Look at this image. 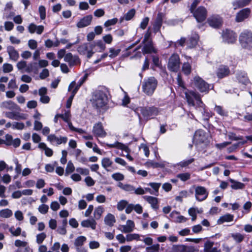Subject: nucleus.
<instances>
[{
    "mask_svg": "<svg viewBox=\"0 0 252 252\" xmlns=\"http://www.w3.org/2000/svg\"><path fill=\"white\" fill-rule=\"evenodd\" d=\"M64 60L67 62L70 66H73L79 63V58L76 56H73L70 53H68L65 55Z\"/></svg>",
    "mask_w": 252,
    "mask_h": 252,
    "instance_id": "5701e85b",
    "label": "nucleus"
},
{
    "mask_svg": "<svg viewBox=\"0 0 252 252\" xmlns=\"http://www.w3.org/2000/svg\"><path fill=\"white\" fill-rule=\"evenodd\" d=\"M231 236L233 239L237 243H241L245 239V235L240 233H232Z\"/></svg>",
    "mask_w": 252,
    "mask_h": 252,
    "instance_id": "58836bf2",
    "label": "nucleus"
},
{
    "mask_svg": "<svg viewBox=\"0 0 252 252\" xmlns=\"http://www.w3.org/2000/svg\"><path fill=\"white\" fill-rule=\"evenodd\" d=\"M185 95L189 105L194 107L197 111L201 112L204 121H208L212 117V112L206 108L198 93L189 91L185 93Z\"/></svg>",
    "mask_w": 252,
    "mask_h": 252,
    "instance_id": "f257e3e1",
    "label": "nucleus"
},
{
    "mask_svg": "<svg viewBox=\"0 0 252 252\" xmlns=\"http://www.w3.org/2000/svg\"><path fill=\"white\" fill-rule=\"evenodd\" d=\"M3 71L5 73H8L13 70V66L10 63H4L3 64Z\"/></svg>",
    "mask_w": 252,
    "mask_h": 252,
    "instance_id": "69168bd1",
    "label": "nucleus"
},
{
    "mask_svg": "<svg viewBox=\"0 0 252 252\" xmlns=\"http://www.w3.org/2000/svg\"><path fill=\"white\" fill-rule=\"evenodd\" d=\"M158 84V81L154 77L145 79L142 85L143 92L148 95L151 96L154 93Z\"/></svg>",
    "mask_w": 252,
    "mask_h": 252,
    "instance_id": "20e7f679",
    "label": "nucleus"
},
{
    "mask_svg": "<svg viewBox=\"0 0 252 252\" xmlns=\"http://www.w3.org/2000/svg\"><path fill=\"white\" fill-rule=\"evenodd\" d=\"M84 82V80L83 79H80L78 82V84L75 86L74 89L72 90V96H74V95L76 94L77 92L78 91V89L80 87V86L83 84V83Z\"/></svg>",
    "mask_w": 252,
    "mask_h": 252,
    "instance_id": "0e129e2a",
    "label": "nucleus"
},
{
    "mask_svg": "<svg viewBox=\"0 0 252 252\" xmlns=\"http://www.w3.org/2000/svg\"><path fill=\"white\" fill-rule=\"evenodd\" d=\"M191 66L189 63H185L182 65V71L186 75H189L191 72Z\"/></svg>",
    "mask_w": 252,
    "mask_h": 252,
    "instance_id": "37998d69",
    "label": "nucleus"
},
{
    "mask_svg": "<svg viewBox=\"0 0 252 252\" xmlns=\"http://www.w3.org/2000/svg\"><path fill=\"white\" fill-rule=\"evenodd\" d=\"M109 94L108 89L104 87L94 91L91 99L93 107L97 110L104 109L108 104Z\"/></svg>",
    "mask_w": 252,
    "mask_h": 252,
    "instance_id": "f03ea898",
    "label": "nucleus"
},
{
    "mask_svg": "<svg viewBox=\"0 0 252 252\" xmlns=\"http://www.w3.org/2000/svg\"><path fill=\"white\" fill-rule=\"evenodd\" d=\"M104 222L107 225L113 226L116 222L115 216L112 214H108L104 218Z\"/></svg>",
    "mask_w": 252,
    "mask_h": 252,
    "instance_id": "f704fd0d",
    "label": "nucleus"
},
{
    "mask_svg": "<svg viewBox=\"0 0 252 252\" xmlns=\"http://www.w3.org/2000/svg\"><path fill=\"white\" fill-rule=\"evenodd\" d=\"M199 40V36L196 32H193L191 35L189 37L187 41L188 47L192 48L196 46Z\"/></svg>",
    "mask_w": 252,
    "mask_h": 252,
    "instance_id": "aec40b11",
    "label": "nucleus"
},
{
    "mask_svg": "<svg viewBox=\"0 0 252 252\" xmlns=\"http://www.w3.org/2000/svg\"><path fill=\"white\" fill-rule=\"evenodd\" d=\"M194 86L201 93H208L210 85L199 76H195L193 78Z\"/></svg>",
    "mask_w": 252,
    "mask_h": 252,
    "instance_id": "1a4fd4ad",
    "label": "nucleus"
},
{
    "mask_svg": "<svg viewBox=\"0 0 252 252\" xmlns=\"http://www.w3.org/2000/svg\"><path fill=\"white\" fill-rule=\"evenodd\" d=\"M14 245L16 247L19 248L24 247L28 245V243L26 241H22L20 240H16L15 241Z\"/></svg>",
    "mask_w": 252,
    "mask_h": 252,
    "instance_id": "680f3d73",
    "label": "nucleus"
},
{
    "mask_svg": "<svg viewBox=\"0 0 252 252\" xmlns=\"http://www.w3.org/2000/svg\"><path fill=\"white\" fill-rule=\"evenodd\" d=\"M12 215V212L9 209L1 210V217L8 218Z\"/></svg>",
    "mask_w": 252,
    "mask_h": 252,
    "instance_id": "3c124183",
    "label": "nucleus"
},
{
    "mask_svg": "<svg viewBox=\"0 0 252 252\" xmlns=\"http://www.w3.org/2000/svg\"><path fill=\"white\" fill-rule=\"evenodd\" d=\"M144 43H145V45L142 49V53L143 54L156 52V50L154 49L153 46L152 40H149L148 42Z\"/></svg>",
    "mask_w": 252,
    "mask_h": 252,
    "instance_id": "c756f323",
    "label": "nucleus"
},
{
    "mask_svg": "<svg viewBox=\"0 0 252 252\" xmlns=\"http://www.w3.org/2000/svg\"><path fill=\"white\" fill-rule=\"evenodd\" d=\"M251 0H235L233 2L234 9L247 5Z\"/></svg>",
    "mask_w": 252,
    "mask_h": 252,
    "instance_id": "72a5a7b5",
    "label": "nucleus"
},
{
    "mask_svg": "<svg viewBox=\"0 0 252 252\" xmlns=\"http://www.w3.org/2000/svg\"><path fill=\"white\" fill-rule=\"evenodd\" d=\"M81 224L84 227H91L93 229H95L96 222L94 219H88L82 221Z\"/></svg>",
    "mask_w": 252,
    "mask_h": 252,
    "instance_id": "473e14b6",
    "label": "nucleus"
},
{
    "mask_svg": "<svg viewBox=\"0 0 252 252\" xmlns=\"http://www.w3.org/2000/svg\"><path fill=\"white\" fill-rule=\"evenodd\" d=\"M67 137L61 136L59 137L55 134H50L47 137V140L52 144L60 145L61 144H65L67 141Z\"/></svg>",
    "mask_w": 252,
    "mask_h": 252,
    "instance_id": "dca6fc26",
    "label": "nucleus"
},
{
    "mask_svg": "<svg viewBox=\"0 0 252 252\" xmlns=\"http://www.w3.org/2000/svg\"><path fill=\"white\" fill-rule=\"evenodd\" d=\"M237 78L239 83L247 85L249 83V80L247 74L244 72H240L237 74Z\"/></svg>",
    "mask_w": 252,
    "mask_h": 252,
    "instance_id": "c9c22d12",
    "label": "nucleus"
},
{
    "mask_svg": "<svg viewBox=\"0 0 252 252\" xmlns=\"http://www.w3.org/2000/svg\"><path fill=\"white\" fill-rule=\"evenodd\" d=\"M2 107L11 111V112H6L4 113L5 117L17 121L26 120L27 119V115L24 113H20V107L11 100L3 101L2 103Z\"/></svg>",
    "mask_w": 252,
    "mask_h": 252,
    "instance_id": "7ed1b4c3",
    "label": "nucleus"
},
{
    "mask_svg": "<svg viewBox=\"0 0 252 252\" xmlns=\"http://www.w3.org/2000/svg\"><path fill=\"white\" fill-rule=\"evenodd\" d=\"M113 162L109 158H103L101 160V165L107 171H112L114 169Z\"/></svg>",
    "mask_w": 252,
    "mask_h": 252,
    "instance_id": "393cba45",
    "label": "nucleus"
},
{
    "mask_svg": "<svg viewBox=\"0 0 252 252\" xmlns=\"http://www.w3.org/2000/svg\"><path fill=\"white\" fill-rule=\"evenodd\" d=\"M9 231L13 236H18L21 234L22 229L19 227H17L16 229H15L14 226H12L9 229Z\"/></svg>",
    "mask_w": 252,
    "mask_h": 252,
    "instance_id": "09e8293b",
    "label": "nucleus"
},
{
    "mask_svg": "<svg viewBox=\"0 0 252 252\" xmlns=\"http://www.w3.org/2000/svg\"><path fill=\"white\" fill-rule=\"evenodd\" d=\"M38 12L40 15L41 20H44L46 18V8L43 5L39 6L38 8Z\"/></svg>",
    "mask_w": 252,
    "mask_h": 252,
    "instance_id": "4d7b16f0",
    "label": "nucleus"
},
{
    "mask_svg": "<svg viewBox=\"0 0 252 252\" xmlns=\"http://www.w3.org/2000/svg\"><path fill=\"white\" fill-rule=\"evenodd\" d=\"M48 205L42 204L39 206L38 208V211L42 214H46L48 212Z\"/></svg>",
    "mask_w": 252,
    "mask_h": 252,
    "instance_id": "603ef678",
    "label": "nucleus"
},
{
    "mask_svg": "<svg viewBox=\"0 0 252 252\" xmlns=\"http://www.w3.org/2000/svg\"><path fill=\"white\" fill-rule=\"evenodd\" d=\"M251 10L249 8H244L240 10L236 15V21L241 22L247 18L250 14Z\"/></svg>",
    "mask_w": 252,
    "mask_h": 252,
    "instance_id": "412c9836",
    "label": "nucleus"
},
{
    "mask_svg": "<svg viewBox=\"0 0 252 252\" xmlns=\"http://www.w3.org/2000/svg\"><path fill=\"white\" fill-rule=\"evenodd\" d=\"M46 237L47 235L44 232H41L37 234L36 236V242L39 245L42 244Z\"/></svg>",
    "mask_w": 252,
    "mask_h": 252,
    "instance_id": "79ce46f5",
    "label": "nucleus"
},
{
    "mask_svg": "<svg viewBox=\"0 0 252 252\" xmlns=\"http://www.w3.org/2000/svg\"><path fill=\"white\" fill-rule=\"evenodd\" d=\"M207 189L202 186H197L195 188V199L198 201L205 200L208 196Z\"/></svg>",
    "mask_w": 252,
    "mask_h": 252,
    "instance_id": "9b49d317",
    "label": "nucleus"
},
{
    "mask_svg": "<svg viewBox=\"0 0 252 252\" xmlns=\"http://www.w3.org/2000/svg\"><path fill=\"white\" fill-rule=\"evenodd\" d=\"M74 169L75 168L72 162L71 161H69L65 169V174H68L73 172Z\"/></svg>",
    "mask_w": 252,
    "mask_h": 252,
    "instance_id": "864d4df0",
    "label": "nucleus"
},
{
    "mask_svg": "<svg viewBox=\"0 0 252 252\" xmlns=\"http://www.w3.org/2000/svg\"><path fill=\"white\" fill-rule=\"evenodd\" d=\"M93 19V16L91 15H87L77 23L76 26L78 28H83L90 25Z\"/></svg>",
    "mask_w": 252,
    "mask_h": 252,
    "instance_id": "b1692460",
    "label": "nucleus"
},
{
    "mask_svg": "<svg viewBox=\"0 0 252 252\" xmlns=\"http://www.w3.org/2000/svg\"><path fill=\"white\" fill-rule=\"evenodd\" d=\"M239 42L242 47L251 48L252 47V32L246 30L242 32L239 35Z\"/></svg>",
    "mask_w": 252,
    "mask_h": 252,
    "instance_id": "39448f33",
    "label": "nucleus"
},
{
    "mask_svg": "<svg viewBox=\"0 0 252 252\" xmlns=\"http://www.w3.org/2000/svg\"><path fill=\"white\" fill-rule=\"evenodd\" d=\"M118 21L117 18L107 20L104 24L105 27L108 28L109 26L115 25Z\"/></svg>",
    "mask_w": 252,
    "mask_h": 252,
    "instance_id": "6e6d98bb",
    "label": "nucleus"
},
{
    "mask_svg": "<svg viewBox=\"0 0 252 252\" xmlns=\"http://www.w3.org/2000/svg\"><path fill=\"white\" fill-rule=\"evenodd\" d=\"M214 243L209 240L206 241L204 244V252H219L217 248H213Z\"/></svg>",
    "mask_w": 252,
    "mask_h": 252,
    "instance_id": "2f4dec72",
    "label": "nucleus"
},
{
    "mask_svg": "<svg viewBox=\"0 0 252 252\" xmlns=\"http://www.w3.org/2000/svg\"><path fill=\"white\" fill-rule=\"evenodd\" d=\"M94 47V45L90 43H85L80 45L78 47L77 51L80 54L86 55L87 58L89 59L94 53L93 52Z\"/></svg>",
    "mask_w": 252,
    "mask_h": 252,
    "instance_id": "6e6552de",
    "label": "nucleus"
},
{
    "mask_svg": "<svg viewBox=\"0 0 252 252\" xmlns=\"http://www.w3.org/2000/svg\"><path fill=\"white\" fill-rule=\"evenodd\" d=\"M121 52V49H115L114 48H111L109 49V52L110 54L109 55V57L111 58H114L117 56L119 53Z\"/></svg>",
    "mask_w": 252,
    "mask_h": 252,
    "instance_id": "bf43d9fd",
    "label": "nucleus"
},
{
    "mask_svg": "<svg viewBox=\"0 0 252 252\" xmlns=\"http://www.w3.org/2000/svg\"><path fill=\"white\" fill-rule=\"evenodd\" d=\"M222 37L223 41L228 44H232L237 40V35L233 31L226 29L222 31Z\"/></svg>",
    "mask_w": 252,
    "mask_h": 252,
    "instance_id": "9d476101",
    "label": "nucleus"
},
{
    "mask_svg": "<svg viewBox=\"0 0 252 252\" xmlns=\"http://www.w3.org/2000/svg\"><path fill=\"white\" fill-rule=\"evenodd\" d=\"M86 240L84 236H80L75 239L74 245L77 252H87V249L83 247Z\"/></svg>",
    "mask_w": 252,
    "mask_h": 252,
    "instance_id": "ddd939ff",
    "label": "nucleus"
},
{
    "mask_svg": "<svg viewBox=\"0 0 252 252\" xmlns=\"http://www.w3.org/2000/svg\"><path fill=\"white\" fill-rule=\"evenodd\" d=\"M12 141V136L11 135L6 134L5 136V140H1V144H5L7 146H10Z\"/></svg>",
    "mask_w": 252,
    "mask_h": 252,
    "instance_id": "8fccbe9b",
    "label": "nucleus"
},
{
    "mask_svg": "<svg viewBox=\"0 0 252 252\" xmlns=\"http://www.w3.org/2000/svg\"><path fill=\"white\" fill-rule=\"evenodd\" d=\"M15 13L12 10H8L7 11H6L5 9H4L3 17H5L7 19H9L12 17H13Z\"/></svg>",
    "mask_w": 252,
    "mask_h": 252,
    "instance_id": "338daca9",
    "label": "nucleus"
},
{
    "mask_svg": "<svg viewBox=\"0 0 252 252\" xmlns=\"http://www.w3.org/2000/svg\"><path fill=\"white\" fill-rule=\"evenodd\" d=\"M7 51L11 60L14 61H17L19 57V55L18 51L13 46H8Z\"/></svg>",
    "mask_w": 252,
    "mask_h": 252,
    "instance_id": "cd10ccee",
    "label": "nucleus"
},
{
    "mask_svg": "<svg viewBox=\"0 0 252 252\" xmlns=\"http://www.w3.org/2000/svg\"><path fill=\"white\" fill-rule=\"evenodd\" d=\"M93 133L94 136L99 137H104L107 135V133L104 130L101 122L97 123L94 125Z\"/></svg>",
    "mask_w": 252,
    "mask_h": 252,
    "instance_id": "2eb2a0df",
    "label": "nucleus"
},
{
    "mask_svg": "<svg viewBox=\"0 0 252 252\" xmlns=\"http://www.w3.org/2000/svg\"><path fill=\"white\" fill-rule=\"evenodd\" d=\"M28 30L31 33L36 32L38 34H40L43 32L44 27L42 25L36 26L33 23H31L28 26Z\"/></svg>",
    "mask_w": 252,
    "mask_h": 252,
    "instance_id": "a878e982",
    "label": "nucleus"
},
{
    "mask_svg": "<svg viewBox=\"0 0 252 252\" xmlns=\"http://www.w3.org/2000/svg\"><path fill=\"white\" fill-rule=\"evenodd\" d=\"M106 145L109 148H117V149H120V150H123V151L126 152V153H128V154L126 156V157L129 160H130V161L133 160V158L128 154V153L130 152V150L128 148V147H127V146L126 145L122 143L119 142L118 141L115 142L113 144H106Z\"/></svg>",
    "mask_w": 252,
    "mask_h": 252,
    "instance_id": "4468645a",
    "label": "nucleus"
},
{
    "mask_svg": "<svg viewBox=\"0 0 252 252\" xmlns=\"http://www.w3.org/2000/svg\"><path fill=\"white\" fill-rule=\"evenodd\" d=\"M25 127V125L23 123L14 122L12 123V128L14 129L22 130Z\"/></svg>",
    "mask_w": 252,
    "mask_h": 252,
    "instance_id": "13d9d810",
    "label": "nucleus"
},
{
    "mask_svg": "<svg viewBox=\"0 0 252 252\" xmlns=\"http://www.w3.org/2000/svg\"><path fill=\"white\" fill-rule=\"evenodd\" d=\"M181 62L179 55L172 54L169 58L167 63V68L174 72H177L180 68Z\"/></svg>",
    "mask_w": 252,
    "mask_h": 252,
    "instance_id": "423d86ee",
    "label": "nucleus"
},
{
    "mask_svg": "<svg viewBox=\"0 0 252 252\" xmlns=\"http://www.w3.org/2000/svg\"><path fill=\"white\" fill-rule=\"evenodd\" d=\"M194 161V159L193 158H190L188 160H185L183 161H182L180 162L178 165H180V166L184 167H186L189 164H191L192 162H193Z\"/></svg>",
    "mask_w": 252,
    "mask_h": 252,
    "instance_id": "052dcab7",
    "label": "nucleus"
},
{
    "mask_svg": "<svg viewBox=\"0 0 252 252\" xmlns=\"http://www.w3.org/2000/svg\"><path fill=\"white\" fill-rule=\"evenodd\" d=\"M127 204L128 202L126 200H121L118 202L117 208L119 211H123L125 208H126Z\"/></svg>",
    "mask_w": 252,
    "mask_h": 252,
    "instance_id": "49530a36",
    "label": "nucleus"
},
{
    "mask_svg": "<svg viewBox=\"0 0 252 252\" xmlns=\"http://www.w3.org/2000/svg\"><path fill=\"white\" fill-rule=\"evenodd\" d=\"M143 198L146 200L149 204H151V207L155 210H157L158 208V199L157 198L151 196H144Z\"/></svg>",
    "mask_w": 252,
    "mask_h": 252,
    "instance_id": "bb28decb",
    "label": "nucleus"
},
{
    "mask_svg": "<svg viewBox=\"0 0 252 252\" xmlns=\"http://www.w3.org/2000/svg\"><path fill=\"white\" fill-rule=\"evenodd\" d=\"M140 111L144 119L146 120L154 118L159 112L158 108L155 106L141 107Z\"/></svg>",
    "mask_w": 252,
    "mask_h": 252,
    "instance_id": "0eeeda50",
    "label": "nucleus"
},
{
    "mask_svg": "<svg viewBox=\"0 0 252 252\" xmlns=\"http://www.w3.org/2000/svg\"><path fill=\"white\" fill-rule=\"evenodd\" d=\"M135 14V10L134 9H131L129 10L123 18H121L120 22H122L125 19L126 21L131 20Z\"/></svg>",
    "mask_w": 252,
    "mask_h": 252,
    "instance_id": "ea45409f",
    "label": "nucleus"
},
{
    "mask_svg": "<svg viewBox=\"0 0 252 252\" xmlns=\"http://www.w3.org/2000/svg\"><path fill=\"white\" fill-rule=\"evenodd\" d=\"M229 181L231 183V188L233 189H243L245 188V185L243 183L236 181L232 179H230Z\"/></svg>",
    "mask_w": 252,
    "mask_h": 252,
    "instance_id": "e433bc0d",
    "label": "nucleus"
},
{
    "mask_svg": "<svg viewBox=\"0 0 252 252\" xmlns=\"http://www.w3.org/2000/svg\"><path fill=\"white\" fill-rule=\"evenodd\" d=\"M28 46L31 49H35L37 47V42L34 39H30L28 41Z\"/></svg>",
    "mask_w": 252,
    "mask_h": 252,
    "instance_id": "774afa93",
    "label": "nucleus"
},
{
    "mask_svg": "<svg viewBox=\"0 0 252 252\" xmlns=\"http://www.w3.org/2000/svg\"><path fill=\"white\" fill-rule=\"evenodd\" d=\"M173 252H195L197 250L193 246L184 245L174 246L172 248Z\"/></svg>",
    "mask_w": 252,
    "mask_h": 252,
    "instance_id": "a211bd4d",
    "label": "nucleus"
},
{
    "mask_svg": "<svg viewBox=\"0 0 252 252\" xmlns=\"http://www.w3.org/2000/svg\"><path fill=\"white\" fill-rule=\"evenodd\" d=\"M149 185L153 189V191L156 193V195H158V189L160 187L161 184L158 183H150Z\"/></svg>",
    "mask_w": 252,
    "mask_h": 252,
    "instance_id": "de8ad7c7",
    "label": "nucleus"
},
{
    "mask_svg": "<svg viewBox=\"0 0 252 252\" xmlns=\"http://www.w3.org/2000/svg\"><path fill=\"white\" fill-rule=\"evenodd\" d=\"M140 235L136 233H130L126 235V241L130 242L133 240H139Z\"/></svg>",
    "mask_w": 252,
    "mask_h": 252,
    "instance_id": "a18cd8bd",
    "label": "nucleus"
},
{
    "mask_svg": "<svg viewBox=\"0 0 252 252\" xmlns=\"http://www.w3.org/2000/svg\"><path fill=\"white\" fill-rule=\"evenodd\" d=\"M112 178L116 181H120L124 180V176L120 173H116L112 175Z\"/></svg>",
    "mask_w": 252,
    "mask_h": 252,
    "instance_id": "e2e57ef3",
    "label": "nucleus"
},
{
    "mask_svg": "<svg viewBox=\"0 0 252 252\" xmlns=\"http://www.w3.org/2000/svg\"><path fill=\"white\" fill-rule=\"evenodd\" d=\"M192 13L198 22H202L206 19L207 12L204 7L199 6Z\"/></svg>",
    "mask_w": 252,
    "mask_h": 252,
    "instance_id": "f8f14e48",
    "label": "nucleus"
},
{
    "mask_svg": "<svg viewBox=\"0 0 252 252\" xmlns=\"http://www.w3.org/2000/svg\"><path fill=\"white\" fill-rule=\"evenodd\" d=\"M207 22L211 27L217 28L221 25L222 21L219 15H214L208 19Z\"/></svg>",
    "mask_w": 252,
    "mask_h": 252,
    "instance_id": "f3484780",
    "label": "nucleus"
},
{
    "mask_svg": "<svg viewBox=\"0 0 252 252\" xmlns=\"http://www.w3.org/2000/svg\"><path fill=\"white\" fill-rule=\"evenodd\" d=\"M60 118L65 122H68L70 120L71 114L69 110H65L64 114H59Z\"/></svg>",
    "mask_w": 252,
    "mask_h": 252,
    "instance_id": "a19ab883",
    "label": "nucleus"
},
{
    "mask_svg": "<svg viewBox=\"0 0 252 252\" xmlns=\"http://www.w3.org/2000/svg\"><path fill=\"white\" fill-rule=\"evenodd\" d=\"M230 73V69L227 66L220 65L217 69V75L219 78H223L228 76Z\"/></svg>",
    "mask_w": 252,
    "mask_h": 252,
    "instance_id": "6ab92c4d",
    "label": "nucleus"
},
{
    "mask_svg": "<svg viewBox=\"0 0 252 252\" xmlns=\"http://www.w3.org/2000/svg\"><path fill=\"white\" fill-rule=\"evenodd\" d=\"M214 110L219 115L221 116L227 115V112H225L220 106L216 105Z\"/></svg>",
    "mask_w": 252,
    "mask_h": 252,
    "instance_id": "5fc2aeb1",
    "label": "nucleus"
},
{
    "mask_svg": "<svg viewBox=\"0 0 252 252\" xmlns=\"http://www.w3.org/2000/svg\"><path fill=\"white\" fill-rule=\"evenodd\" d=\"M194 139L199 142H204L206 139L205 131L201 129L196 130L194 135Z\"/></svg>",
    "mask_w": 252,
    "mask_h": 252,
    "instance_id": "7c9ffc66",
    "label": "nucleus"
},
{
    "mask_svg": "<svg viewBox=\"0 0 252 252\" xmlns=\"http://www.w3.org/2000/svg\"><path fill=\"white\" fill-rule=\"evenodd\" d=\"M135 227V224L133 221L128 220L126 221V225L120 226L119 229L124 233H130L132 232Z\"/></svg>",
    "mask_w": 252,
    "mask_h": 252,
    "instance_id": "4be33fe9",
    "label": "nucleus"
},
{
    "mask_svg": "<svg viewBox=\"0 0 252 252\" xmlns=\"http://www.w3.org/2000/svg\"><path fill=\"white\" fill-rule=\"evenodd\" d=\"M177 177L182 181L185 182L190 178V174L188 172L180 173L177 174Z\"/></svg>",
    "mask_w": 252,
    "mask_h": 252,
    "instance_id": "c03bdc74",
    "label": "nucleus"
},
{
    "mask_svg": "<svg viewBox=\"0 0 252 252\" xmlns=\"http://www.w3.org/2000/svg\"><path fill=\"white\" fill-rule=\"evenodd\" d=\"M104 211V208L101 206L95 208L94 212V219L97 220L100 219Z\"/></svg>",
    "mask_w": 252,
    "mask_h": 252,
    "instance_id": "4c0bfd02",
    "label": "nucleus"
},
{
    "mask_svg": "<svg viewBox=\"0 0 252 252\" xmlns=\"http://www.w3.org/2000/svg\"><path fill=\"white\" fill-rule=\"evenodd\" d=\"M234 216L233 215L226 214L221 217L217 220V224H222L224 222H228L233 220Z\"/></svg>",
    "mask_w": 252,
    "mask_h": 252,
    "instance_id": "c85d7f7f",
    "label": "nucleus"
}]
</instances>
